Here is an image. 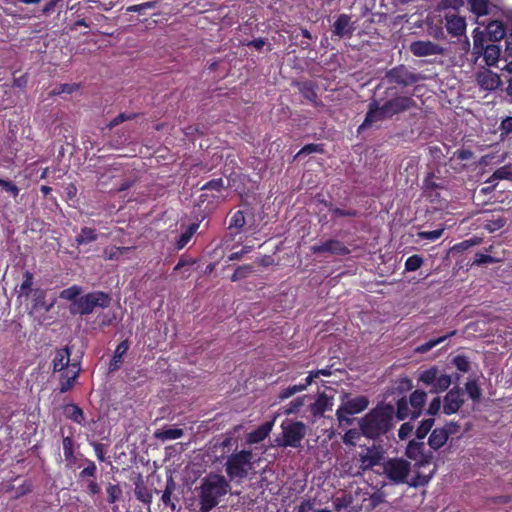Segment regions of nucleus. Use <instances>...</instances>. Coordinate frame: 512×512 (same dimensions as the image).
<instances>
[{
    "label": "nucleus",
    "instance_id": "nucleus-1",
    "mask_svg": "<svg viewBox=\"0 0 512 512\" xmlns=\"http://www.w3.org/2000/svg\"><path fill=\"white\" fill-rule=\"evenodd\" d=\"M417 107L412 96L402 95L396 86H388L379 99H371L359 131L370 128L376 122L392 119L394 116Z\"/></svg>",
    "mask_w": 512,
    "mask_h": 512
},
{
    "label": "nucleus",
    "instance_id": "nucleus-2",
    "mask_svg": "<svg viewBox=\"0 0 512 512\" xmlns=\"http://www.w3.org/2000/svg\"><path fill=\"white\" fill-rule=\"evenodd\" d=\"M358 427L363 437L376 441L389 439L395 429L394 405L380 402L358 419Z\"/></svg>",
    "mask_w": 512,
    "mask_h": 512
},
{
    "label": "nucleus",
    "instance_id": "nucleus-3",
    "mask_svg": "<svg viewBox=\"0 0 512 512\" xmlns=\"http://www.w3.org/2000/svg\"><path fill=\"white\" fill-rule=\"evenodd\" d=\"M220 447L223 453H227L224 464L225 472L230 481L240 482L246 479L250 470L254 468V455L250 449L237 451L238 439L232 436H225Z\"/></svg>",
    "mask_w": 512,
    "mask_h": 512
},
{
    "label": "nucleus",
    "instance_id": "nucleus-4",
    "mask_svg": "<svg viewBox=\"0 0 512 512\" xmlns=\"http://www.w3.org/2000/svg\"><path fill=\"white\" fill-rule=\"evenodd\" d=\"M230 485L225 476L209 473L201 480L199 487L200 512H210L229 491Z\"/></svg>",
    "mask_w": 512,
    "mask_h": 512
},
{
    "label": "nucleus",
    "instance_id": "nucleus-5",
    "mask_svg": "<svg viewBox=\"0 0 512 512\" xmlns=\"http://www.w3.org/2000/svg\"><path fill=\"white\" fill-rule=\"evenodd\" d=\"M71 348L68 346L57 349L52 360L53 371L60 372L61 393L72 389L79 376L80 367L78 363H70Z\"/></svg>",
    "mask_w": 512,
    "mask_h": 512
},
{
    "label": "nucleus",
    "instance_id": "nucleus-6",
    "mask_svg": "<svg viewBox=\"0 0 512 512\" xmlns=\"http://www.w3.org/2000/svg\"><path fill=\"white\" fill-rule=\"evenodd\" d=\"M281 437L276 439L277 446L299 448L307 434V427L302 421L286 419L281 423Z\"/></svg>",
    "mask_w": 512,
    "mask_h": 512
},
{
    "label": "nucleus",
    "instance_id": "nucleus-7",
    "mask_svg": "<svg viewBox=\"0 0 512 512\" xmlns=\"http://www.w3.org/2000/svg\"><path fill=\"white\" fill-rule=\"evenodd\" d=\"M369 406V399L367 396L360 395L351 398L348 393L342 397V402L336 410V417L340 425H351L353 419L350 417L359 414L366 410Z\"/></svg>",
    "mask_w": 512,
    "mask_h": 512
},
{
    "label": "nucleus",
    "instance_id": "nucleus-8",
    "mask_svg": "<svg viewBox=\"0 0 512 512\" xmlns=\"http://www.w3.org/2000/svg\"><path fill=\"white\" fill-rule=\"evenodd\" d=\"M110 294L104 291H92L79 297L75 303V309H71L72 314H79L81 316L93 313L95 308L102 309L108 308L111 304Z\"/></svg>",
    "mask_w": 512,
    "mask_h": 512
},
{
    "label": "nucleus",
    "instance_id": "nucleus-9",
    "mask_svg": "<svg viewBox=\"0 0 512 512\" xmlns=\"http://www.w3.org/2000/svg\"><path fill=\"white\" fill-rule=\"evenodd\" d=\"M420 74H417L401 64L395 66L385 72L382 82L377 88H380L384 82L390 84V86L399 85L403 88L418 83L421 80Z\"/></svg>",
    "mask_w": 512,
    "mask_h": 512
},
{
    "label": "nucleus",
    "instance_id": "nucleus-10",
    "mask_svg": "<svg viewBox=\"0 0 512 512\" xmlns=\"http://www.w3.org/2000/svg\"><path fill=\"white\" fill-rule=\"evenodd\" d=\"M383 474L394 484H404L411 472V463L404 458H389L382 463Z\"/></svg>",
    "mask_w": 512,
    "mask_h": 512
},
{
    "label": "nucleus",
    "instance_id": "nucleus-11",
    "mask_svg": "<svg viewBox=\"0 0 512 512\" xmlns=\"http://www.w3.org/2000/svg\"><path fill=\"white\" fill-rule=\"evenodd\" d=\"M85 467L77 474V482L90 496H95L100 493L101 487L97 481V466L94 461L85 458Z\"/></svg>",
    "mask_w": 512,
    "mask_h": 512
},
{
    "label": "nucleus",
    "instance_id": "nucleus-12",
    "mask_svg": "<svg viewBox=\"0 0 512 512\" xmlns=\"http://www.w3.org/2000/svg\"><path fill=\"white\" fill-rule=\"evenodd\" d=\"M418 381L426 386H431V393H441L446 391L451 383L452 377L447 374H440L436 366L430 367L419 374Z\"/></svg>",
    "mask_w": 512,
    "mask_h": 512
},
{
    "label": "nucleus",
    "instance_id": "nucleus-13",
    "mask_svg": "<svg viewBox=\"0 0 512 512\" xmlns=\"http://www.w3.org/2000/svg\"><path fill=\"white\" fill-rule=\"evenodd\" d=\"M226 188L224 180L222 178H214L206 182L200 190L198 201L199 203H207L208 205H215L222 196L223 190Z\"/></svg>",
    "mask_w": 512,
    "mask_h": 512
},
{
    "label": "nucleus",
    "instance_id": "nucleus-14",
    "mask_svg": "<svg viewBox=\"0 0 512 512\" xmlns=\"http://www.w3.org/2000/svg\"><path fill=\"white\" fill-rule=\"evenodd\" d=\"M320 375H323V376H330L331 375V370L329 367L327 368H324V369H319L317 371H314V372H310V374L304 379V382L303 383H299V384H295V385H290L284 389H282L277 398L278 400L281 402V401H284L290 397H292L293 395H295L296 393L298 392H302L304 390H306V388L312 384V382L314 381V379L318 378Z\"/></svg>",
    "mask_w": 512,
    "mask_h": 512
},
{
    "label": "nucleus",
    "instance_id": "nucleus-15",
    "mask_svg": "<svg viewBox=\"0 0 512 512\" xmlns=\"http://www.w3.org/2000/svg\"><path fill=\"white\" fill-rule=\"evenodd\" d=\"M310 250L313 254H328L332 256H347L351 252L344 242L332 238L327 239L321 244L311 246Z\"/></svg>",
    "mask_w": 512,
    "mask_h": 512
},
{
    "label": "nucleus",
    "instance_id": "nucleus-16",
    "mask_svg": "<svg viewBox=\"0 0 512 512\" xmlns=\"http://www.w3.org/2000/svg\"><path fill=\"white\" fill-rule=\"evenodd\" d=\"M356 30L355 22L352 21V16L342 13L337 16L332 25V39L351 38Z\"/></svg>",
    "mask_w": 512,
    "mask_h": 512
},
{
    "label": "nucleus",
    "instance_id": "nucleus-17",
    "mask_svg": "<svg viewBox=\"0 0 512 512\" xmlns=\"http://www.w3.org/2000/svg\"><path fill=\"white\" fill-rule=\"evenodd\" d=\"M464 393L459 386H455L450 389L443 400V413L445 415H452L457 413L463 406Z\"/></svg>",
    "mask_w": 512,
    "mask_h": 512
},
{
    "label": "nucleus",
    "instance_id": "nucleus-18",
    "mask_svg": "<svg viewBox=\"0 0 512 512\" xmlns=\"http://www.w3.org/2000/svg\"><path fill=\"white\" fill-rule=\"evenodd\" d=\"M405 455L417 462L419 466H424L429 464L432 459V453L426 452L425 444L421 441L410 440L406 450Z\"/></svg>",
    "mask_w": 512,
    "mask_h": 512
},
{
    "label": "nucleus",
    "instance_id": "nucleus-19",
    "mask_svg": "<svg viewBox=\"0 0 512 512\" xmlns=\"http://www.w3.org/2000/svg\"><path fill=\"white\" fill-rule=\"evenodd\" d=\"M384 460V450L381 446L372 445L367 447L366 453L360 454L359 463L363 471L371 470L373 467L382 464Z\"/></svg>",
    "mask_w": 512,
    "mask_h": 512
},
{
    "label": "nucleus",
    "instance_id": "nucleus-20",
    "mask_svg": "<svg viewBox=\"0 0 512 512\" xmlns=\"http://www.w3.org/2000/svg\"><path fill=\"white\" fill-rule=\"evenodd\" d=\"M410 51L416 57H424L442 54L443 48L429 40H417L410 44Z\"/></svg>",
    "mask_w": 512,
    "mask_h": 512
},
{
    "label": "nucleus",
    "instance_id": "nucleus-21",
    "mask_svg": "<svg viewBox=\"0 0 512 512\" xmlns=\"http://www.w3.org/2000/svg\"><path fill=\"white\" fill-rule=\"evenodd\" d=\"M427 394L423 390H415L410 394L408 403L412 409V420H416L422 414V409L426 403Z\"/></svg>",
    "mask_w": 512,
    "mask_h": 512
},
{
    "label": "nucleus",
    "instance_id": "nucleus-22",
    "mask_svg": "<svg viewBox=\"0 0 512 512\" xmlns=\"http://www.w3.org/2000/svg\"><path fill=\"white\" fill-rule=\"evenodd\" d=\"M274 422L269 421L261 424L259 427H257L255 430L251 431L247 434L246 441L248 444H258L265 440L272 428H273Z\"/></svg>",
    "mask_w": 512,
    "mask_h": 512
},
{
    "label": "nucleus",
    "instance_id": "nucleus-23",
    "mask_svg": "<svg viewBox=\"0 0 512 512\" xmlns=\"http://www.w3.org/2000/svg\"><path fill=\"white\" fill-rule=\"evenodd\" d=\"M446 29L447 32L454 36H461L466 30V22L463 17L458 15H446Z\"/></svg>",
    "mask_w": 512,
    "mask_h": 512
},
{
    "label": "nucleus",
    "instance_id": "nucleus-24",
    "mask_svg": "<svg viewBox=\"0 0 512 512\" xmlns=\"http://www.w3.org/2000/svg\"><path fill=\"white\" fill-rule=\"evenodd\" d=\"M129 347H130V345H129V341L127 339L121 341L116 346L113 358L109 364L110 371H116L121 367V365L123 363V358L126 355L127 351L129 350Z\"/></svg>",
    "mask_w": 512,
    "mask_h": 512
},
{
    "label": "nucleus",
    "instance_id": "nucleus-25",
    "mask_svg": "<svg viewBox=\"0 0 512 512\" xmlns=\"http://www.w3.org/2000/svg\"><path fill=\"white\" fill-rule=\"evenodd\" d=\"M489 39L494 42L502 40L506 35V26L502 21H490L486 27Z\"/></svg>",
    "mask_w": 512,
    "mask_h": 512
},
{
    "label": "nucleus",
    "instance_id": "nucleus-26",
    "mask_svg": "<svg viewBox=\"0 0 512 512\" xmlns=\"http://www.w3.org/2000/svg\"><path fill=\"white\" fill-rule=\"evenodd\" d=\"M448 438L449 435L447 431L441 428H435L434 430H432L428 438V445L430 446L431 449L436 451L446 444Z\"/></svg>",
    "mask_w": 512,
    "mask_h": 512
},
{
    "label": "nucleus",
    "instance_id": "nucleus-27",
    "mask_svg": "<svg viewBox=\"0 0 512 512\" xmlns=\"http://www.w3.org/2000/svg\"><path fill=\"white\" fill-rule=\"evenodd\" d=\"M408 417L412 420V409L409 408L408 400L404 396L396 401V405L394 406V421H403Z\"/></svg>",
    "mask_w": 512,
    "mask_h": 512
},
{
    "label": "nucleus",
    "instance_id": "nucleus-28",
    "mask_svg": "<svg viewBox=\"0 0 512 512\" xmlns=\"http://www.w3.org/2000/svg\"><path fill=\"white\" fill-rule=\"evenodd\" d=\"M330 399L324 393L320 394L313 404L310 406V412L313 416H322L331 408Z\"/></svg>",
    "mask_w": 512,
    "mask_h": 512
},
{
    "label": "nucleus",
    "instance_id": "nucleus-29",
    "mask_svg": "<svg viewBox=\"0 0 512 512\" xmlns=\"http://www.w3.org/2000/svg\"><path fill=\"white\" fill-rule=\"evenodd\" d=\"M74 439L72 436L63 437L62 447H63V455L64 459L67 462V467H72V465L76 461V457L74 454Z\"/></svg>",
    "mask_w": 512,
    "mask_h": 512
},
{
    "label": "nucleus",
    "instance_id": "nucleus-30",
    "mask_svg": "<svg viewBox=\"0 0 512 512\" xmlns=\"http://www.w3.org/2000/svg\"><path fill=\"white\" fill-rule=\"evenodd\" d=\"M501 50L498 45L495 44H487L483 50L482 53L485 63L488 66H494L497 64L499 57H500Z\"/></svg>",
    "mask_w": 512,
    "mask_h": 512
},
{
    "label": "nucleus",
    "instance_id": "nucleus-31",
    "mask_svg": "<svg viewBox=\"0 0 512 512\" xmlns=\"http://www.w3.org/2000/svg\"><path fill=\"white\" fill-rule=\"evenodd\" d=\"M64 414L67 419L79 424L84 425L85 417L83 410L76 404H67L64 407Z\"/></svg>",
    "mask_w": 512,
    "mask_h": 512
},
{
    "label": "nucleus",
    "instance_id": "nucleus-32",
    "mask_svg": "<svg viewBox=\"0 0 512 512\" xmlns=\"http://www.w3.org/2000/svg\"><path fill=\"white\" fill-rule=\"evenodd\" d=\"M300 94L308 101L316 104L318 95L316 92V85L312 81H305L298 83Z\"/></svg>",
    "mask_w": 512,
    "mask_h": 512
},
{
    "label": "nucleus",
    "instance_id": "nucleus-33",
    "mask_svg": "<svg viewBox=\"0 0 512 512\" xmlns=\"http://www.w3.org/2000/svg\"><path fill=\"white\" fill-rule=\"evenodd\" d=\"M134 493L139 501L148 506V512H151L150 505L153 500L152 490L148 489V487L141 482L136 484Z\"/></svg>",
    "mask_w": 512,
    "mask_h": 512
},
{
    "label": "nucleus",
    "instance_id": "nucleus-34",
    "mask_svg": "<svg viewBox=\"0 0 512 512\" xmlns=\"http://www.w3.org/2000/svg\"><path fill=\"white\" fill-rule=\"evenodd\" d=\"M97 239L98 233L96 229L83 227L81 228L80 233L76 236L75 242L78 246H80L95 242Z\"/></svg>",
    "mask_w": 512,
    "mask_h": 512
},
{
    "label": "nucleus",
    "instance_id": "nucleus-35",
    "mask_svg": "<svg viewBox=\"0 0 512 512\" xmlns=\"http://www.w3.org/2000/svg\"><path fill=\"white\" fill-rule=\"evenodd\" d=\"M470 10L477 17L486 16L490 13L491 3L489 0H467Z\"/></svg>",
    "mask_w": 512,
    "mask_h": 512
},
{
    "label": "nucleus",
    "instance_id": "nucleus-36",
    "mask_svg": "<svg viewBox=\"0 0 512 512\" xmlns=\"http://www.w3.org/2000/svg\"><path fill=\"white\" fill-rule=\"evenodd\" d=\"M199 228L198 223H192L190 224L184 232L181 233V235L178 237L175 243V248L177 250L183 249L191 240L193 235L197 232Z\"/></svg>",
    "mask_w": 512,
    "mask_h": 512
},
{
    "label": "nucleus",
    "instance_id": "nucleus-37",
    "mask_svg": "<svg viewBox=\"0 0 512 512\" xmlns=\"http://www.w3.org/2000/svg\"><path fill=\"white\" fill-rule=\"evenodd\" d=\"M480 86L486 90H493L499 86L500 78L496 73L487 72L478 76Z\"/></svg>",
    "mask_w": 512,
    "mask_h": 512
},
{
    "label": "nucleus",
    "instance_id": "nucleus-38",
    "mask_svg": "<svg viewBox=\"0 0 512 512\" xmlns=\"http://www.w3.org/2000/svg\"><path fill=\"white\" fill-rule=\"evenodd\" d=\"M81 292H82V288L80 286L72 285L69 288L63 289L60 292L59 297L63 300L72 302L70 305V310H71V309H75V307H76L75 303L79 299Z\"/></svg>",
    "mask_w": 512,
    "mask_h": 512
},
{
    "label": "nucleus",
    "instance_id": "nucleus-39",
    "mask_svg": "<svg viewBox=\"0 0 512 512\" xmlns=\"http://www.w3.org/2000/svg\"><path fill=\"white\" fill-rule=\"evenodd\" d=\"M175 488L176 484L172 476H170L166 481V486L162 493L161 501L166 507H170L172 510H174L176 507L175 503L172 501V494L175 491Z\"/></svg>",
    "mask_w": 512,
    "mask_h": 512
},
{
    "label": "nucleus",
    "instance_id": "nucleus-40",
    "mask_svg": "<svg viewBox=\"0 0 512 512\" xmlns=\"http://www.w3.org/2000/svg\"><path fill=\"white\" fill-rule=\"evenodd\" d=\"M184 435L181 428H163L155 432V437L162 441L179 439Z\"/></svg>",
    "mask_w": 512,
    "mask_h": 512
},
{
    "label": "nucleus",
    "instance_id": "nucleus-41",
    "mask_svg": "<svg viewBox=\"0 0 512 512\" xmlns=\"http://www.w3.org/2000/svg\"><path fill=\"white\" fill-rule=\"evenodd\" d=\"M512 179V166L504 165L496 169L486 183H493L496 180H511Z\"/></svg>",
    "mask_w": 512,
    "mask_h": 512
},
{
    "label": "nucleus",
    "instance_id": "nucleus-42",
    "mask_svg": "<svg viewBox=\"0 0 512 512\" xmlns=\"http://www.w3.org/2000/svg\"><path fill=\"white\" fill-rule=\"evenodd\" d=\"M131 249L132 247L108 246L104 248L103 255L107 260H118L122 255Z\"/></svg>",
    "mask_w": 512,
    "mask_h": 512
},
{
    "label": "nucleus",
    "instance_id": "nucleus-43",
    "mask_svg": "<svg viewBox=\"0 0 512 512\" xmlns=\"http://www.w3.org/2000/svg\"><path fill=\"white\" fill-rule=\"evenodd\" d=\"M455 333H456L455 331H452L451 333H448V334H446L444 336L438 337L436 339L429 340L426 343H423L420 346H418L416 348V352H418V353H426V352L430 351L432 348H434L435 346H437L438 344L444 342L447 338H449L450 336L454 335Z\"/></svg>",
    "mask_w": 512,
    "mask_h": 512
},
{
    "label": "nucleus",
    "instance_id": "nucleus-44",
    "mask_svg": "<svg viewBox=\"0 0 512 512\" xmlns=\"http://www.w3.org/2000/svg\"><path fill=\"white\" fill-rule=\"evenodd\" d=\"M107 499L109 504H115L122 497V489L118 484L108 483L106 486Z\"/></svg>",
    "mask_w": 512,
    "mask_h": 512
},
{
    "label": "nucleus",
    "instance_id": "nucleus-45",
    "mask_svg": "<svg viewBox=\"0 0 512 512\" xmlns=\"http://www.w3.org/2000/svg\"><path fill=\"white\" fill-rule=\"evenodd\" d=\"M435 420L433 418L424 419L420 422L419 426L416 429L415 435L419 440L424 439L427 434L431 431Z\"/></svg>",
    "mask_w": 512,
    "mask_h": 512
},
{
    "label": "nucleus",
    "instance_id": "nucleus-46",
    "mask_svg": "<svg viewBox=\"0 0 512 512\" xmlns=\"http://www.w3.org/2000/svg\"><path fill=\"white\" fill-rule=\"evenodd\" d=\"M465 390L468 396L475 402L479 401L482 395L481 388L477 380H469L465 384Z\"/></svg>",
    "mask_w": 512,
    "mask_h": 512
},
{
    "label": "nucleus",
    "instance_id": "nucleus-47",
    "mask_svg": "<svg viewBox=\"0 0 512 512\" xmlns=\"http://www.w3.org/2000/svg\"><path fill=\"white\" fill-rule=\"evenodd\" d=\"M304 405V397H297L281 408L284 415L296 414Z\"/></svg>",
    "mask_w": 512,
    "mask_h": 512
},
{
    "label": "nucleus",
    "instance_id": "nucleus-48",
    "mask_svg": "<svg viewBox=\"0 0 512 512\" xmlns=\"http://www.w3.org/2000/svg\"><path fill=\"white\" fill-rule=\"evenodd\" d=\"M326 207L337 217H357L359 215L358 210L356 209H341L338 207H333L332 203L324 201Z\"/></svg>",
    "mask_w": 512,
    "mask_h": 512
},
{
    "label": "nucleus",
    "instance_id": "nucleus-49",
    "mask_svg": "<svg viewBox=\"0 0 512 512\" xmlns=\"http://www.w3.org/2000/svg\"><path fill=\"white\" fill-rule=\"evenodd\" d=\"M246 224L244 212L241 210L236 211L230 218L229 229H236L240 231Z\"/></svg>",
    "mask_w": 512,
    "mask_h": 512
},
{
    "label": "nucleus",
    "instance_id": "nucleus-50",
    "mask_svg": "<svg viewBox=\"0 0 512 512\" xmlns=\"http://www.w3.org/2000/svg\"><path fill=\"white\" fill-rule=\"evenodd\" d=\"M140 114L139 113H127V112H122L120 114H118L115 118H113L109 124L107 125V127L109 129H112L116 126H118L119 124L125 122V121H128V120H134L136 119Z\"/></svg>",
    "mask_w": 512,
    "mask_h": 512
},
{
    "label": "nucleus",
    "instance_id": "nucleus-51",
    "mask_svg": "<svg viewBox=\"0 0 512 512\" xmlns=\"http://www.w3.org/2000/svg\"><path fill=\"white\" fill-rule=\"evenodd\" d=\"M24 280L20 285V294L28 297L32 291V285H33V274L26 270L24 272Z\"/></svg>",
    "mask_w": 512,
    "mask_h": 512
},
{
    "label": "nucleus",
    "instance_id": "nucleus-52",
    "mask_svg": "<svg viewBox=\"0 0 512 512\" xmlns=\"http://www.w3.org/2000/svg\"><path fill=\"white\" fill-rule=\"evenodd\" d=\"M453 365L457 368L458 371L467 373L470 370V361L466 355H456L452 359Z\"/></svg>",
    "mask_w": 512,
    "mask_h": 512
},
{
    "label": "nucleus",
    "instance_id": "nucleus-53",
    "mask_svg": "<svg viewBox=\"0 0 512 512\" xmlns=\"http://www.w3.org/2000/svg\"><path fill=\"white\" fill-rule=\"evenodd\" d=\"M253 271L252 265H242L238 266L234 273L231 275V281L236 282L243 278H246Z\"/></svg>",
    "mask_w": 512,
    "mask_h": 512
},
{
    "label": "nucleus",
    "instance_id": "nucleus-54",
    "mask_svg": "<svg viewBox=\"0 0 512 512\" xmlns=\"http://www.w3.org/2000/svg\"><path fill=\"white\" fill-rule=\"evenodd\" d=\"M423 264V258L422 256L418 254H414L412 256H409L405 261V270L406 271H416L418 270Z\"/></svg>",
    "mask_w": 512,
    "mask_h": 512
},
{
    "label": "nucleus",
    "instance_id": "nucleus-55",
    "mask_svg": "<svg viewBox=\"0 0 512 512\" xmlns=\"http://www.w3.org/2000/svg\"><path fill=\"white\" fill-rule=\"evenodd\" d=\"M79 85L78 84H60L56 86L51 92L50 95L56 96L60 95L62 93L72 94L76 90H78Z\"/></svg>",
    "mask_w": 512,
    "mask_h": 512
},
{
    "label": "nucleus",
    "instance_id": "nucleus-56",
    "mask_svg": "<svg viewBox=\"0 0 512 512\" xmlns=\"http://www.w3.org/2000/svg\"><path fill=\"white\" fill-rule=\"evenodd\" d=\"M360 436H362L360 428L359 429H349L345 432L343 436V442L347 445H355L359 440Z\"/></svg>",
    "mask_w": 512,
    "mask_h": 512
},
{
    "label": "nucleus",
    "instance_id": "nucleus-57",
    "mask_svg": "<svg viewBox=\"0 0 512 512\" xmlns=\"http://www.w3.org/2000/svg\"><path fill=\"white\" fill-rule=\"evenodd\" d=\"M0 186L4 191L11 194L13 198H16L19 195L20 189L10 180H4L0 178Z\"/></svg>",
    "mask_w": 512,
    "mask_h": 512
},
{
    "label": "nucleus",
    "instance_id": "nucleus-58",
    "mask_svg": "<svg viewBox=\"0 0 512 512\" xmlns=\"http://www.w3.org/2000/svg\"><path fill=\"white\" fill-rule=\"evenodd\" d=\"M443 233H444V228H440V229H435L432 231H421L418 233V236L421 239L435 241V240L439 239L443 235Z\"/></svg>",
    "mask_w": 512,
    "mask_h": 512
},
{
    "label": "nucleus",
    "instance_id": "nucleus-59",
    "mask_svg": "<svg viewBox=\"0 0 512 512\" xmlns=\"http://www.w3.org/2000/svg\"><path fill=\"white\" fill-rule=\"evenodd\" d=\"M157 2L156 1H148L141 4L131 5L127 7V12H138L142 13L147 9H153L156 7Z\"/></svg>",
    "mask_w": 512,
    "mask_h": 512
},
{
    "label": "nucleus",
    "instance_id": "nucleus-60",
    "mask_svg": "<svg viewBox=\"0 0 512 512\" xmlns=\"http://www.w3.org/2000/svg\"><path fill=\"white\" fill-rule=\"evenodd\" d=\"M323 152V145L322 144H306L303 146L299 152L297 153L296 157H299L303 154H311V153H322Z\"/></svg>",
    "mask_w": 512,
    "mask_h": 512
},
{
    "label": "nucleus",
    "instance_id": "nucleus-61",
    "mask_svg": "<svg viewBox=\"0 0 512 512\" xmlns=\"http://www.w3.org/2000/svg\"><path fill=\"white\" fill-rule=\"evenodd\" d=\"M496 261L497 260L491 255L477 253L475 255V259H474L472 265L473 266H482V265H486V264L495 263Z\"/></svg>",
    "mask_w": 512,
    "mask_h": 512
},
{
    "label": "nucleus",
    "instance_id": "nucleus-62",
    "mask_svg": "<svg viewBox=\"0 0 512 512\" xmlns=\"http://www.w3.org/2000/svg\"><path fill=\"white\" fill-rule=\"evenodd\" d=\"M414 426L411 424V422H405L401 424L400 428L398 429V437L401 440L407 439L413 432Z\"/></svg>",
    "mask_w": 512,
    "mask_h": 512
},
{
    "label": "nucleus",
    "instance_id": "nucleus-63",
    "mask_svg": "<svg viewBox=\"0 0 512 512\" xmlns=\"http://www.w3.org/2000/svg\"><path fill=\"white\" fill-rule=\"evenodd\" d=\"M473 157V152L470 149H458L453 153L452 158L460 161H467Z\"/></svg>",
    "mask_w": 512,
    "mask_h": 512
},
{
    "label": "nucleus",
    "instance_id": "nucleus-64",
    "mask_svg": "<svg viewBox=\"0 0 512 512\" xmlns=\"http://www.w3.org/2000/svg\"><path fill=\"white\" fill-rule=\"evenodd\" d=\"M501 136H507L512 133V116L506 117L500 124Z\"/></svg>",
    "mask_w": 512,
    "mask_h": 512
}]
</instances>
